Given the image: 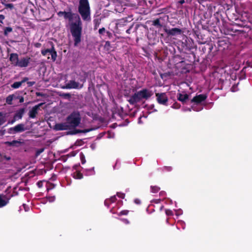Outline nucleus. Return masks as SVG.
Wrapping results in <instances>:
<instances>
[{
    "instance_id": "nucleus-1",
    "label": "nucleus",
    "mask_w": 252,
    "mask_h": 252,
    "mask_svg": "<svg viewBox=\"0 0 252 252\" xmlns=\"http://www.w3.org/2000/svg\"><path fill=\"white\" fill-rule=\"evenodd\" d=\"M59 17L63 16L68 21L70 32L73 37L75 46H78L81 41L82 22L79 15L71 11H59L57 13Z\"/></svg>"
},
{
    "instance_id": "nucleus-2",
    "label": "nucleus",
    "mask_w": 252,
    "mask_h": 252,
    "mask_svg": "<svg viewBox=\"0 0 252 252\" xmlns=\"http://www.w3.org/2000/svg\"><path fill=\"white\" fill-rule=\"evenodd\" d=\"M81 117L79 111L72 112L67 116L66 121L64 123L57 124L54 128L57 130H63L74 128L79 125Z\"/></svg>"
},
{
    "instance_id": "nucleus-3",
    "label": "nucleus",
    "mask_w": 252,
    "mask_h": 252,
    "mask_svg": "<svg viewBox=\"0 0 252 252\" xmlns=\"http://www.w3.org/2000/svg\"><path fill=\"white\" fill-rule=\"evenodd\" d=\"M153 94V93L151 91L147 89H144L138 92H136L132 95L128 100V101L130 104L134 105L141 102L143 99H148Z\"/></svg>"
},
{
    "instance_id": "nucleus-4",
    "label": "nucleus",
    "mask_w": 252,
    "mask_h": 252,
    "mask_svg": "<svg viewBox=\"0 0 252 252\" xmlns=\"http://www.w3.org/2000/svg\"><path fill=\"white\" fill-rule=\"evenodd\" d=\"M9 61L11 64L15 66L25 68L29 65L32 61V59L28 56L19 58L17 53H11L10 55Z\"/></svg>"
},
{
    "instance_id": "nucleus-5",
    "label": "nucleus",
    "mask_w": 252,
    "mask_h": 252,
    "mask_svg": "<svg viewBox=\"0 0 252 252\" xmlns=\"http://www.w3.org/2000/svg\"><path fill=\"white\" fill-rule=\"evenodd\" d=\"M78 12L84 21L91 20V9L88 0H79Z\"/></svg>"
},
{
    "instance_id": "nucleus-6",
    "label": "nucleus",
    "mask_w": 252,
    "mask_h": 252,
    "mask_svg": "<svg viewBox=\"0 0 252 252\" xmlns=\"http://www.w3.org/2000/svg\"><path fill=\"white\" fill-rule=\"evenodd\" d=\"M207 97L206 94H196L190 101V102L193 104L191 106V109L196 111L202 110L203 107L202 105V103L203 101H205Z\"/></svg>"
},
{
    "instance_id": "nucleus-7",
    "label": "nucleus",
    "mask_w": 252,
    "mask_h": 252,
    "mask_svg": "<svg viewBox=\"0 0 252 252\" xmlns=\"http://www.w3.org/2000/svg\"><path fill=\"white\" fill-rule=\"evenodd\" d=\"M212 76L218 84H223L228 76V73L226 72L224 68H218L212 73Z\"/></svg>"
},
{
    "instance_id": "nucleus-8",
    "label": "nucleus",
    "mask_w": 252,
    "mask_h": 252,
    "mask_svg": "<svg viewBox=\"0 0 252 252\" xmlns=\"http://www.w3.org/2000/svg\"><path fill=\"white\" fill-rule=\"evenodd\" d=\"M29 128L26 127L23 124H20L16 125L15 126L8 129V132L9 134H13L17 133L22 132L26 130H29Z\"/></svg>"
},
{
    "instance_id": "nucleus-9",
    "label": "nucleus",
    "mask_w": 252,
    "mask_h": 252,
    "mask_svg": "<svg viewBox=\"0 0 252 252\" xmlns=\"http://www.w3.org/2000/svg\"><path fill=\"white\" fill-rule=\"evenodd\" d=\"M192 34L195 38H197V41L201 44H203L206 42L207 37L205 34H202V32L200 31L192 30Z\"/></svg>"
},
{
    "instance_id": "nucleus-10",
    "label": "nucleus",
    "mask_w": 252,
    "mask_h": 252,
    "mask_svg": "<svg viewBox=\"0 0 252 252\" xmlns=\"http://www.w3.org/2000/svg\"><path fill=\"white\" fill-rule=\"evenodd\" d=\"M230 46L229 39L226 38H220L218 40V47L219 50H225L228 49Z\"/></svg>"
},
{
    "instance_id": "nucleus-11",
    "label": "nucleus",
    "mask_w": 252,
    "mask_h": 252,
    "mask_svg": "<svg viewBox=\"0 0 252 252\" xmlns=\"http://www.w3.org/2000/svg\"><path fill=\"white\" fill-rule=\"evenodd\" d=\"M83 86V85L82 84L80 86L78 82H75L74 80H70L65 86L62 88L63 89H78L79 88H82Z\"/></svg>"
},
{
    "instance_id": "nucleus-12",
    "label": "nucleus",
    "mask_w": 252,
    "mask_h": 252,
    "mask_svg": "<svg viewBox=\"0 0 252 252\" xmlns=\"http://www.w3.org/2000/svg\"><path fill=\"white\" fill-rule=\"evenodd\" d=\"M156 96L157 97V101L159 104L166 105V103L168 101V98L165 94L158 93L156 94Z\"/></svg>"
},
{
    "instance_id": "nucleus-13",
    "label": "nucleus",
    "mask_w": 252,
    "mask_h": 252,
    "mask_svg": "<svg viewBox=\"0 0 252 252\" xmlns=\"http://www.w3.org/2000/svg\"><path fill=\"white\" fill-rule=\"evenodd\" d=\"M43 104V103H41L33 107L32 110H31L29 112L30 118H35L36 115L38 113V110L39 109L40 107Z\"/></svg>"
},
{
    "instance_id": "nucleus-14",
    "label": "nucleus",
    "mask_w": 252,
    "mask_h": 252,
    "mask_svg": "<svg viewBox=\"0 0 252 252\" xmlns=\"http://www.w3.org/2000/svg\"><path fill=\"white\" fill-rule=\"evenodd\" d=\"M164 31L168 35H175L181 33V30L177 28H174L170 30L165 29Z\"/></svg>"
},
{
    "instance_id": "nucleus-15",
    "label": "nucleus",
    "mask_w": 252,
    "mask_h": 252,
    "mask_svg": "<svg viewBox=\"0 0 252 252\" xmlns=\"http://www.w3.org/2000/svg\"><path fill=\"white\" fill-rule=\"evenodd\" d=\"M25 112V108H23L17 110L14 116L13 120L12 121L11 123H13L15 120L17 119H21L23 117L24 114Z\"/></svg>"
},
{
    "instance_id": "nucleus-16",
    "label": "nucleus",
    "mask_w": 252,
    "mask_h": 252,
    "mask_svg": "<svg viewBox=\"0 0 252 252\" xmlns=\"http://www.w3.org/2000/svg\"><path fill=\"white\" fill-rule=\"evenodd\" d=\"M199 65V61H194L192 64H190V70L194 72H199L201 70Z\"/></svg>"
},
{
    "instance_id": "nucleus-17",
    "label": "nucleus",
    "mask_w": 252,
    "mask_h": 252,
    "mask_svg": "<svg viewBox=\"0 0 252 252\" xmlns=\"http://www.w3.org/2000/svg\"><path fill=\"white\" fill-rule=\"evenodd\" d=\"M9 198L5 195L0 194V207H2L6 205Z\"/></svg>"
},
{
    "instance_id": "nucleus-18",
    "label": "nucleus",
    "mask_w": 252,
    "mask_h": 252,
    "mask_svg": "<svg viewBox=\"0 0 252 252\" xmlns=\"http://www.w3.org/2000/svg\"><path fill=\"white\" fill-rule=\"evenodd\" d=\"M24 143L18 140H13L12 141L9 142L7 141L5 143L6 145H7L8 146H13L16 147H18L22 144H23Z\"/></svg>"
},
{
    "instance_id": "nucleus-19",
    "label": "nucleus",
    "mask_w": 252,
    "mask_h": 252,
    "mask_svg": "<svg viewBox=\"0 0 252 252\" xmlns=\"http://www.w3.org/2000/svg\"><path fill=\"white\" fill-rule=\"evenodd\" d=\"M178 99L183 103L186 102L189 99V95L185 93H179L178 95Z\"/></svg>"
},
{
    "instance_id": "nucleus-20",
    "label": "nucleus",
    "mask_w": 252,
    "mask_h": 252,
    "mask_svg": "<svg viewBox=\"0 0 252 252\" xmlns=\"http://www.w3.org/2000/svg\"><path fill=\"white\" fill-rule=\"evenodd\" d=\"M49 55L51 56V59L53 62L55 61L57 58V54L55 51L53 44L52 43V47L49 53Z\"/></svg>"
},
{
    "instance_id": "nucleus-21",
    "label": "nucleus",
    "mask_w": 252,
    "mask_h": 252,
    "mask_svg": "<svg viewBox=\"0 0 252 252\" xmlns=\"http://www.w3.org/2000/svg\"><path fill=\"white\" fill-rule=\"evenodd\" d=\"M161 20H162L161 18L157 19L152 22V25L157 28H160L163 26V24L161 22Z\"/></svg>"
},
{
    "instance_id": "nucleus-22",
    "label": "nucleus",
    "mask_w": 252,
    "mask_h": 252,
    "mask_svg": "<svg viewBox=\"0 0 252 252\" xmlns=\"http://www.w3.org/2000/svg\"><path fill=\"white\" fill-rule=\"evenodd\" d=\"M90 129H84V130H79V129H75L72 131H70L68 132V134H75L79 133H86L89 132Z\"/></svg>"
},
{
    "instance_id": "nucleus-23",
    "label": "nucleus",
    "mask_w": 252,
    "mask_h": 252,
    "mask_svg": "<svg viewBox=\"0 0 252 252\" xmlns=\"http://www.w3.org/2000/svg\"><path fill=\"white\" fill-rule=\"evenodd\" d=\"M14 98H16L15 95H8L6 99V102L8 104H12V101Z\"/></svg>"
},
{
    "instance_id": "nucleus-24",
    "label": "nucleus",
    "mask_w": 252,
    "mask_h": 252,
    "mask_svg": "<svg viewBox=\"0 0 252 252\" xmlns=\"http://www.w3.org/2000/svg\"><path fill=\"white\" fill-rule=\"evenodd\" d=\"M214 47L213 46L212 44H207L206 45V46L204 47L205 50H208V54H210L211 52L212 49H213Z\"/></svg>"
},
{
    "instance_id": "nucleus-25",
    "label": "nucleus",
    "mask_w": 252,
    "mask_h": 252,
    "mask_svg": "<svg viewBox=\"0 0 252 252\" xmlns=\"http://www.w3.org/2000/svg\"><path fill=\"white\" fill-rule=\"evenodd\" d=\"M12 28H11V27H6L4 28V32H3V34L5 36H7L8 34L9 33V32H12Z\"/></svg>"
},
{
    "instance_id": "nucleus-26",
    "label": "nucleus",
    "mask_w": 252,
    "mask_h": 252,
    "mask_svg": "<svg viewBox=\"0 0 252 252\" xmlns=\"http://www.w3.org/2000/svg\"><path fill=\"white\" fill-rule=\"evenodd\" d=\"M83 177V174L80 172H76L74 173V178L75 179H81Z\"/></svg>"
},
{
    "instance_id": "nucleus-27",
    "label": "nucleus",
    "mask_w": 252,
    "mask_h": 252,
    "mask_svg": "<svg viewBox=\"0 0 252 252\" xmlns=\"http://www.w3.org/2000/svg\"><path fill=\"white\" fill-rule=\"evenodd\" d=\"M22 82H14L11 85V87L13 88H15V89L18 88L22 85Z\"/></svg>"
},
{
    "instance_id": "nucleus-28",
    "label": "nucleus",
    "mask_w": 252,
    "mask_h": 252,
    "mask_svg": "<svg viewBox=\"0 0 252 252\" xmlns=\"http://www.w3.org/2000/svg\"><path fill=\"white\" fill-rule=\"evenodd\" d=\"M6 121L5 117L2 113L0 112V126L3 125Z\"/></svg>"
},
{
    "instance_id": "nucleus-29",
    "label": "nucleus",
    "mask_w": 252,
    "mask_h": 252,
    "mask_svg": "<svg viewBox=\"0 0 252 252\" xmlns=\"http://www.w3.org/2000/svg\"><path fill=\"white\" fill-rule=\"evenodd\" d=\"M60 96L67 99H70L71 98V94L69 93H62L60 94Z\"/></svg>"
},
{
    "instance_id": "nucleus-30",
    "label": "nucleus",
    "mask_w": 252,
    "mask_h": 252,
    "mask_svg": "<svg viewBox=\"0 0 252 252\" xmlns=\"http://www.w3.org/2000/svg\"><path fill=\"white\" fill-rule=\"evenodd\" d=\"M51 49H47L45 50H42L41 51V53L43 56H46L49 55V53L50 52Z\"/></svg>"
},
{
    "instance_id": "nucleus-31",
    "label": "nucleus",
    "mask_w": 252,
    "mask_h": 252,
    "mask_svg": "<svg viewBox=\"0 0 252 252\" xmlns=\"http://www.w3.org/2000/svg\"><path fill=\"white\" fill-rule=\"evenodd\" d=\"M159 189H160L157 186H152L151 187L152 191L153 193H156V192H158L159 191Z\"/></svg>"
},
{
    "instance_id": "nucleus-32",
    "label": "nucleus",
    "mask_w": 252,
    "mask_h": 252,
    "mask_svg": "<svg viewBox=\"0 0 252 252\" xmlns=\"http://www.w3.org/2000/svg\"><path fill=\"white\" fill-rule=\"evenodd\" d=\"M43 151H44L43 148L38 149V150H37L36 151L35 156L36 157L38 156L41 153H42L43 152Z\"/></svg>"
},
{
    "instance_id": "nucleus-33",
    "label": "nucleus",
    "mask_w": 252,
    "mask_h": 252,
    "mask_svg": "<svg viewBox=\"0 0 252 252\" xmlns=\"http://www.w3.org/2000/svg\"><path fill=\"white\" fill-rule=\"evenodd\" d=\"M128 213V211L123 210V211H122L121 212H120L119 216L126 215H127Z\"/></svg>"
},
{
    "instance_id": "nucleus-34",
    "label": "nucleus",
    "mask_w": 252,
    "mask_h": 252,
    "mask_svg": "<svg viewBox=\"0 0 252 252\" xmlns=\"http://www.w3.org/2000/svg\"><path fill=\"white\" fill-rule=\"evenodd\" d=\"M180 107V105L177 103H175L173 104L172 107L175 109H178Z\"/></svg>"
},
{
    "instance_id": "nucleus-35",
    "label": "nucleus",
    "mask_w": 252,
    "mask_h": 252,
    "mask_svg": "<svg viewBox=\"0 0 252 252\" xmlns=\"http://www.w3.org/2000/svg\"><path fill=\"white\" fill-rule=\"evenodd\" d=\"M105 32V29L104 28H102L100 29L98 31V32L99 34H102Z\"/></svg>"
},
{
    "instance_id": "nucleus-36",
    "label": "nucleus",
    "mask_w": 252,
    "mask_h": 252,
    "mask_svg": "<svg viewBox=\"0 0 252 252\" xmlns=\"http://www.w3.org/2000/svg\"><path fill=\"white\" fill-rule=\"evenodd\" d=\"M6 7L10 9H12L14 7V6L12 3H8L6 4Z\"/></svg>"
},
{
    "instance_id": "nucleus-37",
    "label": "nucleus",
    "mask_w": 252,
    "mask_h": 252,
    "mask_svg": "<svg viewBox=\"0 0 252 252\" xmlns=\"http://www.w3.org/2000/svg\"><path fill=\"white\" fill-rule=\"evenodd\" d=\"M5 17L3 15H0V23H3V20L4 19Z\"/></svg>"
},
{
    "instance_id": "nucleus-38",
    "label": "nucleus",
    "mask_w": 252,
    "mask_h": 252,
    "mask_svg": "<svg viewBox=\"0 0 252 252\" xmlns=\"http://www.w3.org/2000/svg\"><path fill=\"white\" fill-rule=\"evenodd\" d=\"M164 169L168 171H170L172 170V167L171 166H164Z\"/></svg>"
},
{
    "instance_id": "nucleus-39",
    "label": "nucleus",
    "mask_w": 252,
    "mask_h": 252,
    "mask_svg": "<svg viewBox=\"0 0 252 252\" xmlns=\"http://www.w3.org/2000/svg\"><path fill=\"white\" fill-rule=\"evenodd\" d=\"M35 82L34 81H30V82H28V83H27L29 86H32V85L35 84Z\"/></svg>"
},
{
    "instance_id": "nucleus-40",
    "label": "nucleus",
    "mask_w": 252,
    "mask_h": 252,
    "mask_svg": "<svg viewBox=\"0 0 252 252\" xmlns=\"http://www.w3.org/2000/svg\"><path fill=\"white\" fill-rule=\"evenodd\" d=\"M2 158L5 159L7 160H9L11 159V158H10V157H7L6 156H4L3 157H2Z\"/></svg>"
},
{
    "instance_id": "nucleus-41",
    "label": "nucleus",
    "mask_w": 252,
    "mask_h": 252,
    "mask_svg": "<svg viewBox=\"0 0 252 252\" xmlns=\"http://www.w3.org/2000/svg\"><path fill=\"white\" fill-rule=\"evenodd\" d=\"M87 77V75L85 74V76L84 77V78L80 79L81 81L83 82V83L86 81V78Z\"/></svg>"
},
{
    "instance_id": "nucleus-42",
    "label": "nucleus",
    "mask_w": 252,
    "mask_h": 252,
    "mask_svg": "<svg viewBox=\"0 0 252 252\" xmlns=\"http://www.w3.org/2000/svg\"><path fill=\"white\" fill-rule=\"evenodd\" d=\"M24 99L23 97H20L19 98V102L22 103L24 102Z\"/></svg>"
},
{
    "instance_id": "nucleus-43",
    "label": "nucleus",
    "mask_w": 252,
    "mask_h": 252,
    "mask_svg": "<svg viewBox=\"0 0 252 252\" xmlns=\"http://www.w3.org/2000/svg\"><path fill=\"white\" fill-rule=\"evenodd\" d=\"M28 80V78L27 77H25L23 79V80L21 81V82H22V84L26 81H27V80Z\"/></svg>"
},
{
    "instance_id": "nucleus-44",
    "label": "nucleus",
    "mask_w": 252,
    "mask_h": 252,
    "mask_svg": "<svg viewBox=\"0 0 252 252\" xmlns=\"http://www.w3.org/2000/svg\"><path fill=\"white\" fill-rule=\"evenodd\" d=\"M36 95L37 96H43V94L41 93H36Z\"/></svg>"
},
{
    "instance_id": "nucleus-45",
    "label": "nucleus",
    "mask_w": 252,
    "mask_h": 252,
    "mask_svg": "<svg viewBox=\"0 0 252 252\" xmlns=\"http://www.w3.org/2000/svg\"><path fill=\"white\" fill-rule=\"evenodd\" d=\"M166 214H167L168 215H171V211H166Z\"/></svg>"
},
{
    "instance_id": "nucleus-46",
    "label": "nucleus",
    "mask_w": 252,
    "mask_h": 252,
    "mask_svg": "<svg viewBox=\"0 0 252 252\" xmlns=\"http://www.w3.org/2000/svg\"><path fill=\"white\" fill-rule=\"evenodd\" d=\"M115 196L111 197V198L110 199V200H111V201L112 202H114L115 201Z\"/></svg>"
},
{
    "instance_id": "nucleus-47",
    "label": "nucleus",
    "mask_w": 252,
    "mask_h": 252,
    "mask_svg": "<svg viewBox=\"0 0 252 252\" xmlns=\"http://www.w3.org/2000/svg\"><path fill=\"white\" fill-rule=\"evenodd\" d=\"M123 221L126 223H129V221L126 220V219H124L123 220Z\"/></svg>"
},
{
    "instance_id": "nucleus-48",
    "label": "nucleus",
    "mask_w": 252,
    "mask_h": 252,
    "mask_svg": "<svg viewBox=\"0 0 252 252\" xmlns=\"http://www.w3.org/2000/svg\"><path fill=\"white\" fill-rule=\"evenodd\" d=\"M124 196H125L124 194H121L120 195H119V197H121V198H124Z\"/></svg>"
},
{
    "instance_id": "nucleus-49",
    "label": "nucleus",
    "mask_w": 252,
    "mask_h": 252,
    "mask_svg": "<svg viewBox=\"0 0 252 252\" xmlns=\"http://www.w3.org/2000/svg\"><path fill=\"white\" fill-rule=\"evenodd\" d=\"M135 202L137 204H139L140 203V201L138 200V199H135Z\"/></svg>"
},
{
    "instance_id": "nucleus-50",
    "label": "nucleus",
    "mask_w": 252,
    "mask_h": 252,
    "mask_svg": "<svg viewBox=\"0 0 252 252\" xmlns=\"http://www.w3.org/2000/svg\"><path fill=\"white\" fill-rule=\"evenodd\" d=\"M0 132L1 133V135H3L4 134V132H5V130H0Z\"/></svg>"
},
{
    "instance_id": "nucleus-51",
    "label": "nucleus",
    "mask_w": 252,
    "mask_h": 252,
    "mask_svg": "<svg viewBox=\"0 0 252 252\" xmlns=\"http://www.w3.org/2000/svg\"><path fill=\"white\" fill-rule=\"evenodd\" d=\"M106 33H107V34L108 36H110V35H111V33L109 32H106Z\"/></svg>"
},
{
    "instance_id": "nucleus-52",
    "label": "nucleus",
    "mask_w": 252,
    "mask_h": 252,
    "mask_svg": "<svg viewBox=\"0 0 252 252\" xmlns=\"http://www.w3.org/2000/svg\"><path fill=\"white\" fill-rule=\"evenodd\" d=\"M184 111H186L188 110V108L187 107H186V108H184Z\"/></svg>"
},
{
    "instance_id": "nucleus-53",
    "label": "nucleus",
    "mask_w": 252,
    "mask_h": 252,
    "mask_svg": "<svg viewBox=\"0 0 252 252\" xmlns=\"http://www.w3.org/2000/svg\"><path fill=\"white\" fill-rule=\"evenodd\" d=\"M129 31H130V29H129L127 30H126V32L127 33H129Z\"/></svg>"
},
{
    "instance_id": "nucleus-54",
    "label": "nucleus",
    "mask_w": 252,
    "mask_h": 252,
    "mask_svg": "<svg viewBox=\"0 0 252 252\" xmlns=\"http://www.w3.org/2000/svg\"><path fill=\"white\" fill-rule=\"evenodd\" d=\"M36 44H37L36 47H38V46H39V45H40V43H37Z\"/></svg>"
},
{
    "instance_id": "nucleus-55",
    "label": "nucleus",
    "mask_w": 252,
    "mask_h": 252,
    "mask_svg": "<svg viewBox=\"0 0 252 252\" xmlns=\"http://www.w3.org/2000/svg\"><path fill=\"white\" fill-rule=\"evenodd\" d=\"M107 43H109V42L108 41H107L106 44H107Z\"/></svg>"
},
{
    "instance_id": "nucleus-56",
    "label": "nucleus",
    "mask_w": 252,
    "mask_h": 252,
    "mask_svg": "<svg viewBox=\"0 0 252 252\" xmlns=\"http://www.w3.org/2000/svg\"><path fill=\"white\" fill-rule=\"evenodd\" d=\"M189 72V70H187L186 71V72Z\"/></svg>"
},
{
    "instance_id": "nucleus-57",
    "label": "nucleus",
    "mask_w": 252,
    "mask_h": 252,
    "mask_svg": "<svg viewBox=\"0 0 252 252\" xmlns=\"http://www.w3.org/2000/svg\"><path fill=\"white\" fill-rule=\"evenodd\" d=\"M192 56L194 57L195 55L194 54H192Z\"/></svg>"
},
{
    "instance_id": "nucleus-58",
    "label": "nucleus",
    "mask_w": 252,
    "mask_h": 252,
    "mask_svg": "<svg viewBox=\"0 0 252 252\" xmlns=\"http://www.w3.org/2000/svg\"><path fill=\"white\" fill-rule=\"evenodd\" d=\"M0 157H1V154H0Z\"/></svg>"
}]
</instances>
